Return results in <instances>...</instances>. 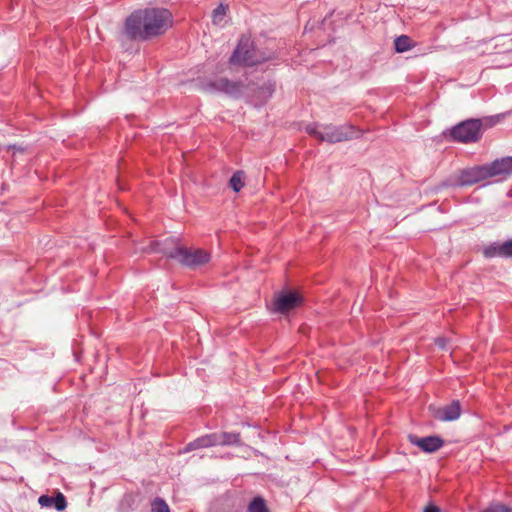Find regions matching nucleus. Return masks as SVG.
<instances>
[{"instance_id": "f257e3e1", "label": "nucleus", "mask_w": 512, "mask_h": 512, "mask_svg": "<svg viewBox=\"0 0 512 512\" xmlns=\"http://www.w3.org/2000/svg\"><path fill=\"white\" fill-rule=\"evenodd\" d=\"M173 17L165 8L136 10L125 20L124 34L130 40L146 41L164 34L172 26Z\"/></svg>"}, {"instance_id": "f03ea898", "label": "nucleus", "mask_w": 512, "mask_h": 512, "mask_svg": "<svg viewBox=\"0 0 512 512\" xmlns=\"http://www.w3.org/2000/svg\"><path fill=\"white\" fill-rule=\"evenodd\" d=\"M277 58L276 52L257 49L249 35H241L229 58L230 66L254 67Z\"/></svg>"}, {"instance_id": "7ed1b4c3", "label": "nucleus", "mask_w": 512, "mask_h": 512, "mask_svg": "<svg viewBox=\"0 0 512 512\" xmlns=\"http://www.w3.org/2000/svg\"><path fill=\"white\" fill-rule=\"evenodd\" d=\"M503 117V114H497L483 119L471 118L462 121L452 128L451 136L461 143L477 142L482 137L484 129L496 125Z\"/></svg>"}, {"instance_id": "20e7f679", "label": "nucleus", "mask_w": 512, "mask_h": 512, "mask_svg": "<svg viewBox=\"0 0 512 512\" xmlns=\"http://www.w3.org/2000/svg\"><path fill=\"white\" fill-rule=\"evenodd\" d=\"M203 89L208 92L224 93L229 97L237 99L244 94L246 85L242 81H233L226 77H220L205 82Z\"/></svg>"}, {"instance_id": "39448f33", "label": "nucleus", "mask_w": 512, "mask_h": 512, "mask_svg": "<svg viewBox=\"0 0 512 512\" xmlns=\"http://www.w3.org/2000/svg\"><path fill=\"white\" fill-rule=\"evenodd\" d=\"M359 135L360 131L353 125H325L323 126L321 141L338 143L357 138Z\"/></svg>"}, {"instance_id": "423d86ee", "label": "nucleus", "mask_w": 512, "mask_h": 512, "mask_svg": "<svg viewBox=\"0 0 512 512\" xmlns=\"http://www.w3.org/2000/svg\"><path fill=\"white\" fill-rule=\"evenodd\" d=\"M303 303V297L293 290H284L274 296L272 312L287 314Z\"/></svg>"}, {"instance_id": "0eeeda50", "label": "nucleus", "mask_w": 512, "mask_h": 512, "mask_svg": "<svg viewBox=\"0 0 512 512\" xmlns=\"http://www.w3.org/2000/svg\"><path fill=\"white\" fill-rule=\"evenodd\" d=\"M489 179L486 164L476 165L470 168L462 169L456 177L454 186H472Z\"/></svg>"}, {"instance_id": "6e6552de", "label": "nucleus", "mask_w": 512, "mask_h": 512, "mask_svg": "<svg viewBox=\"0 0 512 512\" xmlns=\"http://www.w3.org/2000/svg\"><path fill=\"white\" fill-rule=\"evenodd\" d=\"M408 440L412 445L419 447L425 453H434L444 445V440L437 435L420 438L414 434H409Z\"/></svg>"}, {"instance_id": "1a4fd4ad", "label": "nucleus", "mask_w": 512, "mask_h": 512, "mask_svg": "<svg viewBox=\"0 0 512 512\" xmlns=\"http://www.w3.org/2000/svg\"><path fill=\"white\" fill-rule=\"evenodd\" d=\"M485 258H504L512 259V238L503 242H493L483 249Z\"/></svg>"}, {"instance_id": "9d476101", "label": "nucleus", "mask_w": 512, "mask_h": 512, "mask_svg": "<svg viewBox=\"0 0 512 512\" xmlns=\"http://www.w3.org/2000/svg\"><path fill=\"white\" fill-rule=\"evenodd\" d=\"M489 178L505 179L512 174V157H503L486 164Z\"/></svg>"}, {"instance_id": "9b49d317", "label": "nucleus", "mask_w": 512, "mask_h": 512, "mask_svg": "<svg viewBox=\"0 0 512 512\" xmlns=\"http://www.w3.org/2000/svg\"><path fill=\"white\" fill-rule=\"evenodd\" d=\"M173 253L174 254L171 255V259L178 261L181 265L187 268H197L196 248L184 245L183 248H177Z\"/></svg>"}, {"instance_id": "f8f14e48", "label": "nucleus", "mask_w": 512, "mask_h": 512, "mask_svg": "<svg viewBox=\"0 0 512 512\" xmlns=\"http://www.w3.org/2000/svg\"><path fill=\"white\" fill-rule=\"evenodd\" d=\"M434 418L443 422L457 420L461 415V404L459 400H453L450 404L435 410Z\"/></svg>"}, {"instance_id": "ddd939ff", "label": "nucleus", "mask_w": 512, "mask_h": 512, "mask_svg": "<svg viewBox=\"0 0 512 512\" xmlns=\"http://www.w3.org/2000/svg\"><path fill=\"white\" fill-rule=\"evenodd\" d=\"M184 245L185 244L182 243V239L180 237L169 236L163 240L155 241L154 249L171 259V255L174 254V250H177V248H183Z\"/></svg>"}, {"instance_id": "4468645a", "label": "nucleus", "mask_w": 512, "mask_h": 512, "mask_svg": "<svg viewBox=\"0 0 512 512\" xmlns=\"http://www.w3.org/2000/svg\"><path fill=\"white\" fill-rule=\"evenodd\" d=\"M38 503L43 508L54 507L55 510L61 512L67 507L66 497L61 492H57L56 496L41 495Z\"/></svg>"}, {"instance_id": "2eb2a0df", "label": "nucleus", "mask_w": 512, "mask_h": 512, "mask_svg": "<svg viewBox=\"0 0 512 512\" xmlns=\"http://www.w3.org/2000/svg\"><path fill=\"white\" fill-rule=\"evenodd\" d=\"M216 446H241L239 432H214Z\"/></svg>"}, {"instance_id": "dca6fc26", "label": "nucleus", "mask_w": 512, "mask_h": 512, "mask_svg": "<svg viewBox=\"0 0 512 512\" xmlns=\"http://www.w3.org/2000/svg\"><path fill=\"white\" fill-rule=\"evenodd\" d=\"M215 444V437L214 433L205 434L203 436H200L196 438L195 440L189 442L186 444L184 448V452H190L193 450L201 449V448H209L214 447Z\"/></svg>"}, {"instance_id": "f3484780", "label": "nucleus", "mask_w": 512, "mask_h": 512, "mask_svg": "<svg viewBox=\"0 0 512 512\" xmlns=\"http://www.w3.org/2000/svg\"><path fill=\"white\" fill-rule=\"evenodd\" d=\"M275 91L274 84L268 82L254 90L255 105L260 106L270 99Z\"/></svg>"}, {"instance_id": "a211bd4d", "label": "nucleus", "mask_w": 512, "mask_h": 512, "mask_svg": "<svg viewBox=\"0 0 512 512\" xmlns=\"http://www.w3.org/2000/svg\"><path fill=\"white\" fill-rule=\"evenodd\" d=\"M394 47L397 53H403L414 47L412 39L407 35H400L394 40Z\"/></svg>"}, {"instance_id": "6ab92c4d", "label": "nucleus", "mask_w": 512, "mask_h": 512, "mask_svg": "<svg viewBox=\"0 0 512 512\" xmlns=\"http://www.w3.org/2000/svg\"><path fill=\"white\" fill-rule=\"evenodd\" d=\"M248 512H269V510L266 506L265 500L262 497L257 496L250 502Z\"/></svg>"}, {"instance_id": "aec40b11", "label": "nucleus", "mask_w": 512, "mask_h": 512, "mask_svg": "<svg viewBox=\"0 0 512 512\" xmlns=\"http://www.w3.org/2000/svg\"><path fill=\"white\" fill-rule=\"evenodd\" d=\"M229 186L235 191L239 192L244 187L243 172H235L229 181Z\"/></svg>"}, {"instance_id": "412c9836", "label": "nucleus", "mask_w": 512, "mask_h": 512, "mask_svg": "<svg viewBox=\"0 0 512 512\" xmlns=\"http://www.w3.org/2000/svg\"><path fill=\"white\" fill-rule=\"evenodd\" d=\"M227 10H228V6L226 5H223V4H220L218 5L214 10H213V13H212V21L214 24H220L226 13H227Z\"/></svg>"}, {"instance_id": "4be33fe9", "label": "nucleus", "mask_w": 512, "mask_h": 512, "mask_svg": "<svg viewBox=\"0 0 512 512\" xmlns=\"http://www.w3.org/2000/svg\"><path fill=\"white\" fill-rule=\"evenodd\" d=\"M151 512H170V509L164 499L156 497L151 503Z\"/></svg>"}, {"instance_id": "5701e85b", "label": "nucleus", "mask_w": 512, "mask_h": 512, "mask_svg": "<svg viewBox=\"0 0 512 512\" xmlns=\"http://www.w3.org/2000/svg\"><path fill=\"white\" fill-rule=\"evenodd\" d=\"M512 507L504 505L499 502H492L486 509L482 512H511Z\"/></svg>"}, {"instance_id": "b1692460", "label": "nucleus", "mask_w": 512, "mask_h": 512, "mask_svg": "<svg viewBox=\"0 0 512 512\" xmlns=\"http://www.w3.org/2000/svg\"><path fill=\"white\" fill-rule=\"evenodd\" d=\"M197 267L202 266L210 261V254L200 248H196Z\"/></svg>"}, {"instance_id": "393cba45", "label": "nucleus", "mask_w": 512, "mask_h": 512, "mask_svg": "<svg viewBox=\"0 0 512 512\" xmlns=\"http://www.w3.org/2000/svg\"><path fill=\"white\" fill-rule=\"evenodd\" d=\"M306 131L309 135H311L321 141L323 127L320 129V127L317 124H311L306 127Z\"/></svg>"}, {"instance_id": "a878e982", "label": "nucleus", "mask_w": 512, "mask_h": 512, "mask_svg": "<svg viewBox=\"0 0 512 512\" xmlns=\"http://www.w3.org/2000/svg\"><path fill=\"white\" fill-rule=\"evenodd\" d=\"M435 345L440 349L444 350L447 346V339L444 337H439L435 339Z\"/></svg>"}, {"instance_id": "bb28decb", "label": "nucleus", "mask_w": 512, "mask_h": 512, "mask_svg": "<svg viewBox=\"0 0 512 512\" xmlns=\"http://www.w3.org/2000/svg\"><path fill=\"white\" fill-rule=\"evenodd\" d=\"M424 512H440V509L433 504H429L425 507Z\"/></svg>"}]
</instances>
